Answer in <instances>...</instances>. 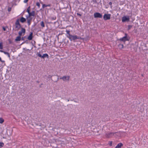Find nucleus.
Masks as SVG:
<instances>
[{
  "instance_id": "25",
  "label": "nucleus",
  "mask_w": 148,
  "mask_h": 148,
  "mask_svg": "<svg viewBox=\"0 0 148 148\" xmlns=\"http://www.w3.org/2000/svg\"><path fill=\"white\" fill-rule=\"evenodd\" d=\"M41 25L42 27H45L44 23L43 21L41 22Z\"/></svg>"
},
{
  "instance_id": "42",
  "label": "nucleus",
  "mask_w": 148,
  "mask_h": 148,
  "mask_svg": "<svg viewBox=\"0 0 148 148\" xmlns=\"http://www.w3.org/2000/svg\"><path fill=\"white\" fill-rule=\"evenodd\" d=\"M98 3H99V4H100L101 5H102V3L101 0H100V1H99V2Z\"/></svg>"
},
{
  "instance_id": "14",
  "label": "nucleus",
  "mask_w": 148,
  "mask_h": 148,
  "mask_svg": "<svg viewBox=\"0 0 148 148\" xmlns=\"http://www.w3.org/2000/svg\"><path fill=\"white\" fill-rule=\"evenodd\" d=\"M123 145V144L121 143H119L115 147V148H121V147Z\"/></svg>"
},
{
  "instance_id": "15",
  "label": "nucleus",
  "mask_w": 148,
  "mask_h": 148,
  "mask_svg": "<svg viewBox=\"0 0 148 148\" xmlns=\"http://www.w3.org/2000/svg\"><path fill=\"white\" fill-rule=\"evenodd\" d=\"M54 77L56 79H55L53 81L55 82H57L59 80L58 76V75H53Z\"/></svg>"
},
{
  "instance_id": "3",
  "label": "nucleus",
  "mask_w": 148,
  "mask_h": 148,
  "mask_svg": "<svg viewBox=\"0 0 148 148\" xmlns=\"http://www.w3.org/2000/svg\"><path fill=\"white\" fill-rule=\"evenodd\" d=\"M118 133H119L118 132H108L106 133L105 136L106 138H111L112 137V136H114V134H117Z\"/></svg>"
},
{
  "instance_id": "18",
  "label": "nucleus",
  "mask_w": 148,
  "mask_h": 148,
  "mask_svg": "<svg viewBox=\"0 0 148 148\" xmlns=\"http://www.w3.org/2000/svg\"><path fill=\"white\" fill-rule=\"evenodd\" d=\"M118 47L120 49H121L123 48V45L122 44H119L118 45Z\"/></svg>"
},
{
  "instance_id": "2",
  "label": "nucleus",
  "mask_w": 148,
  "mask_h": 148,
  "mask_svg": "<svg viewBox=\"0 0 148 148\" xmlns=\"http://www.w3.org/2000/svg\"><path fill=\"white\" fill-rule=\"evenodd\" d=\"M130 39V38L129 36L127 34L125 33V36L119 39L118 40L120 41H122L125 42L127 41H129Z\"/></svg>"
},
{
  "instance_id": "37",
  "label": "nucleus",
  "mask_w": 148,
  "mask_h": 148,
  "mask_svg": "<svg viewBox=\"0 0 148 148\" xmlns=\"http://www.w3.org/2000/svg\"><path fill=\"white\" fill-rule=\"evenodd\" d=\"M0 61L2 62H5V61L4 60H2L1 58L0 57Z\"/></svg>"
},
{
  "instance_id": "4",
  "label": "nucleus",
  "mask_w": 148,
  "mask_h": 148,
  "mask_svg": "<svg viewBox=\"0 0 148 148\" xmlns=\"http://www.w3.org/2000/svg\"><path fill=\"white\" fill-rule=\"evenodd\" d=\"M94 18H101L102 17V14L98 12L95 13L94 14Z\"/></svg>"
},
{
  "instance_id": "46",
  "label": "nucleus",
  "mask_w": 148,
  "mask_h": 148,
  "mask_svg": "<svg viewBox=\"0 0 148 148\" xmlns=\"http://www.w3.org/2000/svg\"><path fill=\"white\" fill-rule=\"evenodd\" d=\"M55 19H52V20L53 21V20H55Z\"/></svg>"
},
{
  "instance_id": "20",
  "label": "nucleus",
  "mask_w": 148,
  "mask_h": 148,
  "mask_svg": "<svg viewBox=\"0 0 148 148\" xmlns=\"http://www.w3.org/2000/svg\"><path fill=\"white\" fill-rule=\"evenodd\" d=\"M4 120L2 118L0 117V123L2 124L4 122Z\"/></svg>"
},
{
  "instance_id": "26",
  "label": "nucleus",
  "mask_w": 148,
  "mask_h": 148,
  "mask_svg": "<svg viewBox=\"0 0 148 148\" xmlns=\"http://www.w3.org/2000/svg\"><path fill=\"white\" fill-rule=\"evenodd\" d=\"M20 21L22 23H24L26 21V19H20Z\"/></svg>"
},
{
  "instance_id": "35",
  "label": "nucleus",
  "mask_w": 148,
  "mask_h": 148,
  "mask_svg": "<svg viewBox=\"0 0 148 148\" xmlns=\"http://www.w3.org/2000/svg\"><path fill=\"white\" fill-rule=\"evenodd\" d=\"M118 132L119 133L117 134H114V136H119L120 135V133L119 132Z\"/></svg>"
},
{
  "instance_id": "52",
  "label": "nucleus",
  "mask_w": 148,
  "mask_h": 148,
  "mask_svg": "<svg viewBox=\"0 0 148 148\" xmlns=\"http://www.w3.org/2000/svg\"><path fill=\"white\" fill-rule=\"evenodd\" d=\"M52 18L53 19V18Z\"/></svg>"
},
{
  "instance_id": "1",
  "label": "nucleus",
  "mask_w": 148,
  "mask_h": 148,
  "mask_svg": "<svg viewBox=\"0 0 148 148\" xmlns=\"http://www.w3.org/2000/svg\"><path fill=\"white\" fill-rule=\"evenodd\" d=\"M66 36L71 41H74L77 39L85 40H87L88 37L85 38H82L80 37L77 36L76 35H72L70 34V31L69 30L66 29Z\"/></svg>"
},
{
  "instance_id": "31",
  "label": "nucleus",
  "mask_w": 148,
  "mask_h": 148,
  "mask_svg": "<svg viewBox=\"0 0 148 148\" xmlns=\"http://www.w3.org/2000/svg\"><path fill=\"white\" fill-rule=\"evenodd\" d=\"M47 23H49L55 24L56 23V22L55 21V22L49 21V22H48Z\"/></svg>"
},
{
  "instance_id": "44",
  "label": "nucleus",
  "mask_w": 148,
  "mask_h": 148,
  "mask_svg": "<svg viewBox=\"0 0 148 148\" xmlns=\"http://www.w3.org/2000/svg\"><path fill=\"white\" fill-rule=\"evenodd\" d=\"M25 37H23L22 38H21L22 40H24V38H25Z\"/></svg>"
},
{
  "instance_id": "17",
  "label": "nucleus",
  "mask_w": 148,
  "mask_h": 148,
  "mask_svg": "<svg viewBox=\"0 0 148 148\" xmlns=\"http://www.w3.org/2000/svg\"><path fill=\"white\" fill-rule=\"evenodd\" d=\"M21 40V36L19 35L15 39V41H20Z\"/></svg>"
},
{
  "instance_id": "27",
  "label": "nucleus",
  "mask_w": 148,
  "mask_h": 148,
  "mask_svg": "<svg viewBox=\"0 0 148 148\" xmlns=\"http://www.w3.org/2000/svg\"><path fill=\"white\" fill-rule=\"evenodd\" d=\"M4 145V143L2 142H0V148L3 147Z\"/></svg>"
},
{
  "instance_id": "36",
  "label": "nucleus",
  "mask_w": 148,
  "mask_h": 148,
  "mask_svg": "<svg viewBox=\"0 0 148 148\" xmlns=\"http://www.w3.org/2000/svg\"><path fill=\"white\" fill-rule=\"evenodd\" d=\"M109 144L110 146H112V141H109Z\"/></svg>"
},
{
  "instance_id": "11",
  "label": "nucleus",
  "mask_w": 148,
  "mask_h": 148,
  "mask_svg": "<svg viewBox=\"0 0 148 148\" xmlns=\"http://www.w3.org/2000/svg\"><path fill=\"white\" fill-rule=\"evenodd\" d=\"M40 58H41L43 59H44L46 58H49V56L47 53L43 54L42 56H41L40 55Z\"/></svg>"
},
{
  "instance_id": "38",
  "label": "nucleus",
  "mask_w": 148,
  "mask_h": 148,
  "mask_svg": "<svg viewBox=\"0 0 148 148\" xmlns=\"http://www.w3.org/2000/svg\"><path fill=\"white\" fill-rule=\"evenodd\" d=\"M77 14L78 16H81L82 15V14H81L78 13H77Z\"/></svg>"
},
{
  "instance_id": "39",
  "label": "nucleus",
  "mask_w": 148,
  "mask_h": 148,
  "mask_svg": "<svg viewBox=\"0 0 148 148\" xmlns=\"http://www.w3.org/2000/svg\"><path fill=\"white\" fill-rule=\"evenodd\" d=\"M9 44H12V41L11 40H10L9 39Z\"/></svg>"
},
{
  "instance_id": "10",
  "label": "nucleus",
  "mask_w": 148,
  "mask_h": 148,
  "mask_svg": "<svg viewBox=\"0 0 148 148\" xmlns=\"http://www.w3.org/2000/svg\"><path fill=\"white\" fill-rule=\"evenodd\" d=\"M110 14H105L103 15V18H110Z\"/></svg>"
},
{
  "instance_id": "24",
  "label": "nucleus",
  "mask_w": 148,
  "mask_h": 148,
  "mask_svg": "<svg viewBox=\"0 0 148 148\" xmlns=\"http://www.w3.org/2000/svg\"><path fill=\"white\" fill-rule=\"evenodd\" d=\"M31 43L34 47H36L34 45H35L36 44V42L34 40H32L31 42Z\"/></svg>"
},
{
  "instance_id": "34",
  "label": "nucleus",
  "mask_w": 148,
  "mask_h": 148,
  "mask_svg": "<svg viewBox=\"0 0 148 148\" xmlns=\"http://www.w3.org/2000/svg\"><path fill=\"white\" fill-rule=\"evenodd\" d=\"M12 8L11 7H9L8 8V12H10Z\"/></svg>"
},
{
  "instance_id": "33",
  "label": "nucleus",
  "mask_w": 148,
  "mask_h": 148,
  "mask_svg": "<svg viewBox=\"0 0 148 148\" xmlns=\"http://www.w3.org/2000/svg\"><path fill=\"white\" fill-rule=\"evenodd\" d=\"M6 28H8V27L7 26H6V27H2V28H3V30L4 31H5L6 30Z\"/></svg>"
},
{
  "instance_id": "9",
  "label": "nucleus",
  "mask_w": 148,
  "mask_h": 148,
  "mask_svg": "<svg viewBox=\"0 0 148 148\" xmlns=\"http://www.w3.org/2000/svg\"><path fill=\"white\" fill-rule=\"evenodd\" d=\"M129 15L124 16L122 17V18H130L132 16V14L131 12H130L129 13Z\"/></svg>"
},
{
  "instance_id": "5",
  "label": "nucleus",
  "mask_w": 148,
  "mask_h": 148,
  "mask_svg": "<svg viewBox=\"0 0 148 148\" xmlns=\"http://www.w3.org/2000/svg\"><path fill=\"white\" fill-rule=\"evenodd\" d=\"M28 16H26V18H28L29 17L30 18H30V17L32 16H34L35 14V11H33L31 12H29V13H28Z\"/></svg>"
},
{
  "instance_id": "13",
  "label": "nucleus",
  "mask_w": 148,
  "mask_h": 148,
  "mask_svg": "<svg viewBox=\"0 0 148 148\" xmlns=\"http://www.w3.org/2000/svg\"><path fill=\"white\" fill-rule=\"evenodd\" d=\"M0 51L1 52H3V53H4L5 54L7 55L9 58H10V54L9 53L4 51L3 50H0Z\"/></svg>"
},
{
  "instance_id": "45",
  "label": "nucleus",
  "mask_w": 148,
  "mask_h": 148,
  "mask_svg": "<svg viewBox=\"0 0 148 148\" xmlns=\"http://www.w3.org/2000/svg\"><path fill=\"white\" fill-rule=\"evenodd\" d=\"M22 18V19H23V18H25L23 17H22L20 18Z\"/></svg>"
},
{
  "instance_id": "51",
  "label": "nucleus",
  "mask_w": 148,
  "mask_h": 148,
  "mask_svg": "<svg viewBox=\"0 0 148 148\" xmlns=\"http://www.w3.org/2000/svg\"><path fill=\"white\" fill-rule=\"evenodd\" d=\"M94 7H96V6H94Z\"/></svg>"
},
{
  "instance_id": "12",
  "label": "nucleus",
  "mask_w": 148,
  "mask_h": 148,
  "mask_svg": "<svg viewBox=\"0 0 148 148\" xmlns=\"http://www.w3.org/2000/svg\"><path fill=\"white\" fill-rule=\"evenodd\" d=\"M33 33L32 32H31L29 36L27 37V39L29 40H31L32 39L33 37Z\"/></svg>"
},
{
  "instance_id": "40",
  "label": "nucleus",
  "mask_w": 148,
  "mask_h": 148,
  "mask_svg": "<svg viewBox=\"0 0 148 148\" xmlns=\"http://www.w3.org/2000/svg\"><path fill=\"white\" fill-rule=\"evenodd\" d=\"M112 2H110L108 3L109 5H110L111 6V7H112Z\"/></svg>"
},
{
  "instance_id": "32",
  "label": "nucleus",
  "mask_w": 148,
  "mask_h": 148,
  "mask_svg": "<svg viewBox=\"0 0 148 148\" xmlns=\"http://www.w3.org/2000/svg\"><path fill=\"white\" fill-rule=\"evenodd\" d=\"M47 7V5H46L45 4H42V8H45Z\"/></svg>"
},
{
  "instance_id": "47",
  "label": "nucleus",
  "mask_w": 148,
  "mask_h": 148,
  "mask_svg": "<svg viewBox=\"0 0 148 148\" xmlns=\"http://www.w3.org/2000/svg\"><path fill=\"white\" fill-rule=\"evenodd\" d=\"M74 102H77V101H74Z\"/></svg>"
},
{
  "instance_id": "22",
  "label": "nucleus",
  "mask_w": 148,
  "mask_h": 148,
  "mask_svg": "<svg viewBox=\"0 0 148 148\" xmlns=\"http://www.w3.org/2000/svg\"><path fill=\"white\" fill-rule=\"evenodd\" d=\"M3 49V42H0V49Z\"/></svg>"
},
{
  "instance_id": "28",
  "label": "nucleus",
  "mask_w": 148,
  "mask_h": 148,
  "mask_svg": "<svg viewBox=\"0 0 148 148\" xmlns=\"http://www.w3.org/2000/svg\"><path fill=\"white\" fill-rule=\"evenodd\" d=\"M92 1L94 2V3H97V5L99 4V3L97 2L96 0H92Z\"/></svg>"
},
{
  "instance_id": "21",
  "label": "nucleus",
  "mask_w": 148,
  "mask_h": 148,
  "mask_svg": "<svg viewBox=\"0 0 148 148\" xmlns=\"http://www.w3.org/2000/svg\"><path fill=\"white\" fill-rule=\"evenodd\" d=\"M30 6H29L27 8L26 10V12H27L28 13H29V12H30Z\"/></svg>"
},
{
  "instance_id": "19",
  "label": "nucleus",
  "mask_w": 148,
  "mask_h": 148,
  "mask_svg": "<svg viewBox=\"0 0 148 148\" xmlns=\"http://www.w3.org/2000/svg\"><path fill=\"white\" fill-rule=\"evenodd\" d=\"M130 21V19H122V21L123 22H129Z\"/></svg>"
},
{
  "instance_id": "8",
  "label": "nucleus",
  "mask_w": 148,
  "mask_h": 148,
  "mask_svg": "<svg viewBox=\"0 0 148 148\" xmlns=\"http://www.w3.org/2000/svg\"><path fill=\"white\" fill-rule=\"evenodd\" d=\"M25 32V29L24 28H22L21 30L18 32L19 35L21 36L22 35V33L24 34Z\"/></svg>"
},
{
  "instance_id": "50",
  "label": "nucleus",
  "mask_w": 148,
  "mask_h": 148,
  "mask_svg": "<svg viewBox=\"0 0 148 148\" xmlns=\"http://www.w3.org/2000/svg\"><path fill=\"white\" fill-rule=\"evenodd\" d=\"M134 20H133V21H133L134 20Z\"/></svg>"
},
{
  "instance_id": "23",
  "label": "nucleus",
  "mask_w": 148,
  "mask_h": 148,
  "mask_svg": "<svg viewBox=\"0 0 148 148\" xmlns=\"http://www.w3.org/2000/svg\"><path fill=\"white\" fill-rule=\"evenodd\" d=\"M27 23L28 25H29L30 24V22L32 19H27Z\"/></svg>"
},
{
  "instance_id": "43",
  "label": "nucleus",
  "mask_w": 148,
  "mask_h": 148,
  "mask_svg": "<svg viewBox=\"0 0 148 148\" xmlns=\"http://www.w3.org/2000/svg\"><path fill=\"white\" fill-rule=\"evenodd\" d=\"M47 5V7H48V6H51V5L50 4H48V5Z\"/></svg>"
},
{
  "instance_id": "49",
  "label": "nucleus",
  "mask_w": 148,
  "mask_h": 148,
  "mask_svg": "<svg viewBox=\"0 0 148 148\" xmlns=\"http://www.w3.org/2000/svg\"><path fill=\"white\" fill-rule=\"evenodd\" d=\"M67 101H69V100H67Z\"/></svg>"
},
{
  "instance_id": "6",
  "label": "nucleus",
  "mask_w": 148,
  "mask_h": 148,
  "mask_svg": "<svg viewBox=\"0 0 148 148\" xmlns=\"http://www.w3.org/2000/svg\"><path fill=\"white\" fill-rule=\"evenodd\" d=\"M19 19H17L15 23L16 28H17L18 29L21 27V25L19 23Z\"/></svg>"
},
{
  "instance_id": "48",
  "label": "nucleus",
  "mask_w": 148,
  "mask_h": 148,
  "mask_svg": "<svg viewBox=\"0 0 148 148\" xmlns=\"http://www.w3.org/2000/svg\"><path fill=\"white\" fill-rule=\"evenodd\" d=\"M105 20H107L108 19H104Z\"/></svg>"
},
{
  "instance_id": "29",
  "label": "nucleus",
  "mask_w": 148,
  "mask_h": 148,
  "mask_svg": "<svg viewBox=\"0 0 148 148\" xmlns=\"http://www.w3.org/2000/svg\"><path fill=\"white\" fill-rule=\"evenodd\" d=\"M36 5L38 7V8H39L40 7V4L38 2H37L36 3Z\"/></svg>"
},
{
  "instance_id": "16",
  "label": "nucleus",
  "mask_w": 148,
  "mask_h": 148,
  "mask_svg": "<svg viewBox=\"0 0 148 148\" xmlns=\"http://www.w3.org/2000/svg\"><path fill=\"white\" fill-rule=\"evenodd\" d=\"M40 55L41 56H42V52H37L36 53V55L38 57L40 58Z\"/></svg>"
},
{
  "instance_id": "30",
  "label": "nucleus",
  "mask_w": 148,
  "mask_h": 148,
  "mask_svg": "<svg viewBox=\"0 0 148 148\" xmlns=\"http://www.w3.org/2000/svg\"><path fill=\"white\" fill-rule=\"evenodd\" d=\"M132 27V25H128V30H130Z\"/></svg>"
},
{
  "instance_id": "41",
  "label": "nucleus",
  "mask_w": 148,
  "mask_h": 148,
  "mask_svg": "<svg viewBox=\"0 0 148 148\" xmlns=\"http://www.w3.org/2000/svg\"><path fill=\"white\" fill-rule=\"evenodd\" d=\"M29 0H24V2L25 3H27L28 1Z\"/></svg>"
},
{
  "instance_id": "7",
  "label": "nucleus",
  "mask_w": 148,
  "mask_h": 148,
  "mask_svg": "<svg viewBox=\"0 0 148 148\" xmlns=\"http://www.w3.org/2000/svg\"><path fill=\"white\" fill-rule=\"evenodd\" d=\"M69 78L70 77L69 76H64L62 77H60V79H63L64 81H66V80L69 81Z\"/></svg>"
}]
</instances>
